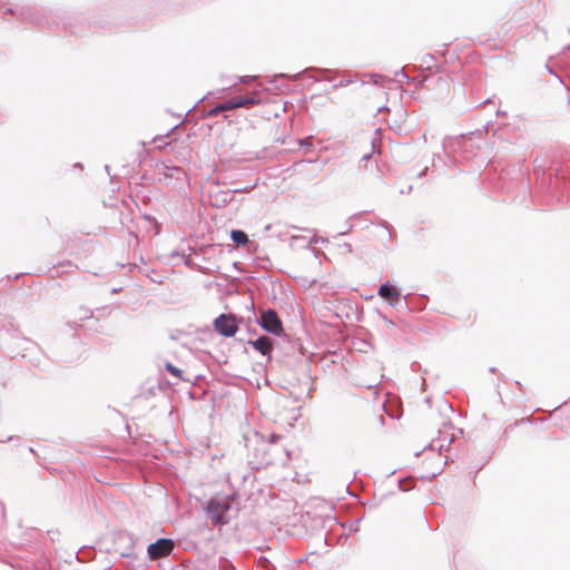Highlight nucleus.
<instances>
[{"instance_id": "obj_5", "label": "nucleus", "mask_w": 570, "mask_h": 570, "mask_svg": "<svg viewBox=\"0 0 570 570\" xmlns=\"http://www.w3.org/2000/svg\"><path fill=\"white\" fill-rule=\"evenodd\" d=\"M227 510H228L227 504H223L219 502H210V504L208 507V513H209L212 523L214 525L224 523L225 522L224 514L226 513Z\"/></svg>"}, {"instance_id": "obj_1", "label": "nucleus", "mask_w": 570, "mask_h": 570, "mask_svg": "<svg viewBox=\"0 0 570 570\" xmlns=\"http://www.w3.org/2000/svg\"><path fill=\"white\" fill-rule=\"evenodd\" d=\"M259 325L274 335L281 336L284 332L283 323L274 309L263 311Z\"/></svg>"}, {"instance_id": "obj_7", "label": "nucleus", "mask_w": 570, "mask_h": 570, "mask_svg": "<svg viewBox=\"0 0 570 570\" xmlns=\"http://www.w3.org/2000/svg\"><path fill=\"white\" fill-rule=\"evenodd\" d=\"M250 345H253V347L258 351L261 354L263 355H271L272 351H273V343L271 341L269 337L267 336H262L255 341H250L249 342Z\"/></svg>"}, {"instance_id": "obj_2", "label": "nucleus", "mask_w": 570, "mask_h": 570, "mask_svg": "<svg viewBox=\"0 0 570 570\" xmlns=\"http://www.w3.org/2000/svg\"><path fill=\"white\" fill-rule=\"evenodd\" d=\"M215 331L219 334L230 337L238 331L236 317L233 315L222 314L214 321Z\"/></svg>"}, {"instance_id": "obj_6", "label": "nucleus", "mask_w": 570, "mask_h": 570, "mask_svg": "<svg viewBox=\"0 0 570 570\" xmlns=\"http://www.w3.org/2000/svg\"><path fill=\"white\" fill-rule=\"evenodd\" d=\"M379 294L392 304L396 303L401 296L400 291L390 284H382L379 288Z\"/></svg>"}, {"instance_id": "obj_4", "label": "nucleus", "mask_w": 570, "mask_h": 570, "mask_svg": "<svg viewBox=\"0 0 570 570\" xmlns=\"http://www.w3.org/2000/svg\"><path fill=\"white\" fill-rule=\"evenodd\" d=\"M257 104V100L253 97H234L229 100L219 105V109L223 111L232 110L239 107H248Z\"/></svg>"}, {"instance_id": "obj_3", "label": "nucleus", "mask_w": 570, "mask_h": 570, "mask_svg": "<svg viewBox=\"0 0 570 570\" xmlns=\"http://www.w3.org/2000/svg\"><path fill=\"white\" fill-rule=\"evenodd\" d=\"M174 549V542L170 539H159L156 542L149 544L147 551L153 560L167 557Z\"/></svg>"}, {"instance_id": "obj_8", "label": "nucleus", "mask_w": 570, "mask_h": 570, "mask_svg": "<svg viewBox=\"0 0 570 570\" xmlns=\"http://www.w3.org/2000/svg\"><path fill=\"white\" fill-rule=\"evenodd\" d=\"M230 237L237 245H246L248 243V237L243 230H232Z\"/></svg>"}, {"instance_id": "obj_10", "label": "nucleus", "mask_w": 570, "mask_h": 570, "mask_svg": "<svg viewBox=\"0 0 570 570\" xmlns=\"http://www.w3.org/2000/svg\"><path fill=\"white\" fill-rule=\"evenodd\" d=\"M223 110L219 109V105L216 106L215 108H213L212 110H209L208 115L209 116H217L219 112H222Z\"/></svg>"}, {"instance_id": "obj_9", "label": "nucleus", "mask_w": 570, "mask_h": 570, "mask_svg": "<svg viewBox=\"0 0 570 570\" xmlns=\"http://www.w3.org/2000/svg\"><path fill=\"white\" fill-rule=\"evenodd\" d=\"M166 370H167L170 374H173L174 376H176V377H178V379H180V377H181V371H180L178 367L174 366L173 364L167 363V364H166Z\"/></svg>"}]
</instances>
